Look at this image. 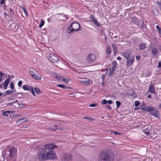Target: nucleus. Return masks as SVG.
<instances>
[{
  "label": "nucleus",
  "mask_w": 161,
  "mask_h": 161,
  "mask_svg": "<svg viewBox=\"0 0 161 161\" xmlns=\"http://www.w3.org/2000/svg\"><path fill=\"white\" fill-rule=\"evenodd\" d=\"M144 133L147 136H148L150 134L149 132L148 131H145Z\"/></svg>",
  "instance_id": "obj_53"
},
{
  "label": "nucleus",
  "mask_w": 161,
  "mask_h": 161,
  "mask_svg": "<svg viewBox=\"0 0 161 161\" xmlns=\"http://www.w3.org/2000/svg\"><path fill=\"white\" fill-rule=\"evenodd\" d=\"M151 49H152L151 52H152V53L153 55H155L156 54H157L158 52V50L157 48H156L154 47H152L151 48Z\"/></svg>",
  "instance_id": "obj_20"
},
{
  "label": "nucleus",
  "mask_w": 161,
  "mask_h": 161,
  "mask_svg": "<svg viewBox=\"0 0 161 161\" xmlns=\"http://www.w3.org/2000/svg\"><path fill=\"white\" fill-rule=\"evenodd\" d=\"M22 88L24 90L31 91L32 88H33V87L32 86L26 85H23L22 86Z\"/></svg>",
  "instance_id": "obj_16"
},
{
  "label": "nucleus",
  "mask_w": 161,
  "mask_h": 161,
  "mask_svg": "<svg viewBox=\"0 0 161 161\" xmlns=\"http://www.w3.org/2000/svg\"><path fill=\"white\" fill-rule=\"evenodd\" d=\"M139 49L142 50L146 48V45L145 43H142L139 45Z\"/></svg>",
  "instance_id": "obj_21"
},
{
  "label": "nucleus",
  "mask_w": 161,
  "mask_h": 161,
  "mask_svg": "<svg viewBox=\"0 0 161 161\" xmlns=\"http://www.w3.org/2000/svg\"><path fill=\"white\" fill-rule=\"evenodd\" d=\"M113 103V102L111 100H109L107 101V103H108V104H111Z\"/></svg>",
  "instance_id": "obj_46"
},
{
  "label": "nucleus",
  "mask_w": 161,
  "mask_h": 161,
  "mask_svg": "<svg viewBox=\"0 0 161 161\" xmlns=\"http://www.w3.org/2000/svg\"><path fill=\"white\" fill-rule=\"evenodd\" d=\"M15 92H16V90L15 89H14L13 91L8 90L4 92V95H7L8 94H11Z\"/></svg>",
  "instance_id": "obj_22"
},
{
  "label": "nucleus",
  "mask_w": 161,
  "mask_h": 161,
  "mask_svg": "<svg viewBox=\"0 0 161 161\" xmlns=\"http://www.w3.org/2000/svg\"><path fill=\"white\" fill-rule=\"evenodd\" d=\"M26 105L25 104L23 103H20L19 104V106H18V108H23L25 107V106Z\"/></svg>",
  "instance_id": "obj_33"
},
{
  "label": "nucleus",
  "mask_w": 161,
  "mask_h": 161,
  "mask_svg": "<svg viewBox=\"0 0 161 161\" xmlns=\"http://www.w3.org/2000/svg\"><path fill=\"white\" fill-rule=\"evenodd\" d=\"M47 151L45 149L43 148H40L37 152V157L40 161L46 160L47 158Z\"/></svg>",
  "instance_id": "obj_3"
},
{
  "label": "nucleus",
  "mask_w": 161,
  "mask_h": 161,
  "mask_svg": "<svg viewBox=\"0 0 161 161\" xmlns=\"http://www.w3.org/2000/svg\"><path fill=\"white\" fill-rule=\"evenodd\" d=\"M57 86L60 87L64 89H66L67 88H69L66 87L65 86L62 85V84H58L57 85Z\"/></svg>",
  "instance_id": "obj_31"
},
{
  "label": "nucleus",
  "mask_w": 161,
  "mask_h": 161,
  "mask_svg": "<svg viewBox=\"0 0 161 161\" xmlns=\"http://www.w3.org/2000/svg\"><path fill=\"white\" fill-rule=\"evenodd\" d=\"M116 68V66H113L112 67V68L110 69V70H111L112 71H114V70Z\"/></svg>",
  "instance_id": "obj_44"
},
{
  "label": "nucleus",
  "mask_w": 161,
  "mask_h": 161,
  "mask_svg": "<svg viewBox=\"0 0 161 161\" xmlns=\"http://www.w3.org/2000/svg\"><path fill=\"white\" fill-rule=\"evenodd\" d=\"M117 59L118 60H120L121 59V58L120 57H118L117 58Z\"/></svg>",
  "instance_id": "obj_60"
},
{
  "label": "nucleus",
  "mask_w": 161,
  "mask_h": 161,
  "mask_svg": "<svg viewBox=\"0 0 161 161\" xmlns=\"http://www.w3.org/2000/svg\"><path fill=\"white\" fill-rule=\"evenodd\" d=\"M126 59V66L129 67L133 64L134 61V56H131Z\"/></svg>",
  "instance_id": "obj_10"
},
{
  "label": "nucleus",
  "mask_w": 161,
  "mask_h": 161,
  "mask_svg": "<svg viewBox=\"0 0 161 161\" xmlns=\"http://www.w3.org/2000/svg\"><path fill=\"white\" fill-rule=\"evenodd\" d=\"M152 107H143L142 108V109L143 110H145L147 112H149L151 111V109L152 108Z\"/></svg>",
  "instance_id": "obj_24"
},
{
  "label": "nucleus",
  "mask_w": 161,
  "mask_h": 161,
  "mask_svg": "<svg viewBox=\"0 0 161 161\" xmlns=\"http://www.w3.org/2000/svg\"><path fill=\"white\" fill-rule=\"evenodd\" d=\"M114 154L109 150H103L99 152L98 157V161H113Z\"/></svg>",
  "instance_id": "obj_1"
},
{
  "label": "nucleus",
  "mask_w": 161,
  "mask_h": 161,
  "mask_svg": "<svg viewBox=\"0 0 161 161\" xmlns=\"http://www.w3.org/2000/svg\"><path fill=\"white\" fill-rule=\"evenodd\" d=\"M35 92L38 94H40L42 93L40 89L38 87H35L34 88Z\"/></svg>",
  "instance_id": "obj_27"
},
{
  "label": "nucleus",
  "mask_w": 161,
  "mask_h": 161,
  "mask_svg": "<svg viewBox=\"0 0 161 161\" xmlns=\"http://www.w3.org/2000/svg\"><path fill=\"white\" fill-rule=\"evenodd\" d=\"M96 59V56L94 54H89L86 58V61L89 63L91 64L95 62Z\"/></svg>",
  "instance_id": "obj_6"
},
{
  "label": "nucleus",
  "mask_w": 161,
  "mask_h": 161,
  "mask_svg": "<svg viewBox=\"0 0 161 161\" xmlns=\"http://www.w3.org/2000/svg\"><path fill=\"white\" fill-rule=\"evenodd\" d=\"M64 80V82L67 83L69 81V79L68 78H65Z\"/></svg>",
  "instance_id": "obj_51"
},
{
  "label": "nucleus",
  "mask_w": 161,
  "mask_h": 161,
  "mask_svg": "<svg viewBox=\"0 0 161 161\" xmlns=\"http://www.w3.org/2000/svg\"><path fill=\"white\" fill-rule=\"evenodd\" d=\"M113 66H116V67L117 62L116 61H114L113 62Z\"/></svg>",
  "instance_id": "obj_47"
},
{
  "label": "nucleus",
  "mask_w": 161,
  "mask_h": 161,
  "mask_svg": "<svg viewBox=\"0 0 161 161\" xmlns=\"http://www.w3.org/2000/svg\"><path fill=\"white\" fill-rule=\"evenodd\" d=\"M113 72H114V71H111V70H110V72L108 74V75L109 76H111L113 74Z\"/></svg>",
  "instance_id": "obj_43"
},
{
  "label": "nucleus",
  "mask_w": 161,
  "mask_h": 161,
  "mask_svg": "<svg viewBox=\"0 0 161 161\" xmlns=\"http://www.w3.org/2000/svg\"><path fill=\"white\" fill-rule=\"evenodd\" d=\"M22 128L23 130H25L28 128V126H23L22 127Z\"/></svg>",
  "instance_id": "obj_42"
},
{
  "label": "nucleus",
  "mask_w": 161,
  "mask_h": 161,
  "mask_svg": "<svg viewBox=\"0 0 161 161\" xmlns=\"http://www.w3.org/2000/svg\"><path fill=\"white\" fill-rule=\"evenodd\" d=\"M12 97H16L17 96V94L16 93H14L12 95Z\"/></svg>",
  "instance_id": "obj_55"
},
{
  "label": "nucleus",
  "mask_w": 161,
  "mask_h": 161,
  "mask_svg": "<svg viewBox=\"0 0 161 161\" xmlns=\"http://www.w3.org/2000/svg\"><path fill=\"white\" fill-rule=\"evenodd\" d=\"M150 113L152 115L155 117H158L159 116L158 111L157 110L154 109L153 107H152L151 111H150Z\"/></svg>",
  "instance_id": "obj_11"
},
{
  "label": "nucleus",
  "mask_w": 161,
  "mask_h": 161,
  "mask_svg": "<svg viewBox=\"0 0 161 161\" xmlns=\"http://www.w3.org/2000/svg\"><path fill=\"white\" fill-rule=\"evenodd\" d=\"M158 68H161V61H159L158 62Z\"/></svg>",
  "instance_id": "obj_52"
},
{
  "label": "nucleus",
  "mask_w": 161,
  "mask_h": 161,
  "mask_svg": "<svg viewBox=\"0 0 161 161\" xmlns=\"http://www.w3.org/2000/svg\"><path fill=\"white\" fill-rule=\"evenodd\" d=\"M48 58L49 60L53 63H57L59 61L58 58L53 54H50Z\"/></svg>",
  "instance_id": "obj_7"
},
{
  "label": "nucleus",
  "mask_w": 161,
  "mask_h": 161,
  "mask_svg": "<svg viewBox=\"0 0 161 161\" xmlns=\"http://www.w3.org/2000/svg\"><path fill=\"white\" fill-rule=\"evenodd\" d=\"M159 108L161 109V103L159 104Z\"/></svg>",
  "instance_id": "obj_64"
},
{
  "label": "nucleus",
  "mask_w": 161,
  "mask_h": 161,
  "mask_svg": "<svg viewBox=\"0 0 161 161\" xmlns=\"http://www.w3.org/2000/svg\"><path fill=\"white\" fill-rule=\"evenodd\" d=\"M121 54L125 58L127 59L130 58L131 54V52L130 51L128 50L122 53Z\"/></svg>",
  "instance_id": "obj_13"
},
{
  "label": "nucleus",
  "mask_w": 161,
  "mask_h": 161,
  "mask_svg": "<svg viewBox=\"0 0 161 161\" xmlns=\"http://www.w3.org/2000/svg\"><path fill=\"white\" fill-rule=\"evenodd\" d=\"M57 147V146L55 145L54 144L51 143L45 145L44 148L46 150L47 149L51 150L53 149L54 148H56Z\"/></svg>",
  "instance_id": "obj_12"
},
{
  "label": "nucleus",
  "mask_w": 161,
  "mask_h": 161,
  "mask_svg": "<svg viewBox=\"0 0 161 161\" xmlns=\"http://www.w3.org/2000/svg\"><path fill=\"white\" fill-rule=\"evenodd\" d=\"M80 25L77 22H73L68 28V32L72 33L75 31H79L80 30Z\"/></svg>",
  "instance_id": "obj_4"
},
{
  "label": "nucleus",
  "mask_w": 161,
  "mask_h": 161,
  "mask_svg": "<svg viewBox=\"0 0 161 161\" xmlns=\"http://www.w3.org/2000/svg\"><path fill=\"white\" fill-rule=\"evenodd\" d=\"M121 133H119V132H114V134L115 135H117V134H120Z\"/></svg>",
  "instance_id": "obj_58"
},
{
  "label": "nucleus",
  "mask_w": 161,
  "mask_h": 161,
  "mask_svg": "<svg viewBox=\"0 0 161 161\" xmlns=\"http://www.w3.org/2000/svg\"><path fill=\"white\" fill-rule=\"evenodd\" d=\"M3 75V73L0 71V76L2 77Z\"/></svg>",
  "instance_id": "obj_56"
},
{
  "label": "nucleus",
  "mask_w": 161,
  "mask_h": 161,
  "mask_svg": "<svg viewBox=\"0 0 161 161\" xmlns=\"http://www.w3.org/2000/svg\"><path fill=\"white\" fill-rule=\"evenodd\" d=\"M106 52L107 54H109L111 53V50L109 46H108L106 49Z\"/></svg>",
  "instance_id": "obj_29"
},
{
  "label": "nucleus",
  "mask_w": 161,
  "mask_h": 161,
  "mask_svg": "<svg viewBox=\"0 0 161 161\" xmlns=\"http://www.w3.org/2000/svg\"><path fill=\"white\" fill-rule=\"evenodd\" d=\"M12 103V105L15 108H18V106H19V103L17 100Z\"/></svg>",
  "instance_id": "obj_25"
},
{
  "label": "nucleus",
  "mask_w": 161,
  "mask_h": 161,
  "mask_svg": "<svg viewBox=\"0 0 161 161\" xmlns=\"http://www.w3.org/2000/svg\"><path fill=\"white\" fill-rule=\"evenodd\" d=\"M27 119H26V118H23L22 119H19L18 120L16 121V123L17 124H19V123H20L21 122V121H22V122H25V121H27Z\"/></svg>",
  "instance_id": "obj_23"
},
{
  "label": "nucleus",
  "mask_w": 161,
  "mask_h": 161,
  "mask_svg": "<svg viewBox=\"0 0 161 161\" xmlns=\"http://www.w3.org/2000/svg\"><path fill=\"white\" fill-rule=\"evenodd\" d=\"M31 91V93H32V94L34 96H35V93H34V89H33V88H32V89Z\"/></svg>",
  "instance_id": "obj_50"
},
{
  "label": "nucleus",
  "mask_w": 161,
  "mask_h": 161,
  "mask_svg": "<svg viewBox=\"0 0 161 161\" xmlns=\"http://www.w3.org/2000/svg\"><path fill=\"white\" fill-rule=\"evenodd\" d=\"M20 8H22V9L24 11L25 14L26 15V16H28V12L25 9V8L24 7H22L21 6H19Z\"/></svg>",
  "instance_id": "obj_30"
},
{
  "label": "nucleus",
  "mask_w": 161,
  "mask_h": 161,
  "mask_svg": "<svg viewBox=\"0 0 161 161\" xmlns=\"http://www.w3.org/2000/svg\"><path fill=\"white\" fill-rule=\"evenodd\" d=\"M9 82V79H6L3 82V86L5 89H7V86H8Z\"/></svg>",
  "instance_id": "obj_18"
},
{
  "label": "nucleus",
  "mask_w": 161,
  "mask_h": 161,
  "mask_svg": "<svg viewBox=\"0 0 161 161\" xmlns=\"http://www.w3.org/2000/svg\"><path fill=\"white\" fill-rule=\"evenodd\" d=\"M147 97L148 98H151V94H149L147 96Z\"/></svg>",
  "instance_id": "obj_59"
},
{
  "label": "nucleus",
  "mask_w": 161,
  "mask_h": 161,
  "mask_svg": "<svg viewBox=\"0 0 161 161\" xmlns=\"http://www.w3.org/2000/svg\"><path fill=\"white\" fill-rule=\"evenodd\" d=\"M2 77H0V83L3 80H2Z\"/></svg>",
  "instance_id": "obj_63"
},
{
  "label": "nucleus",
  "mask_w": 161,
  "mask_h": 161,
  "mask_svg": "<svg viewBox=\"0 0 161 161\" xmlns=\"http://www.w3.org/2000/svg\"><path fill=\"white\" fill-rule=\"evenodd\" d=\"M5 2V0H1L0 2V3L2 5Z\"/></svg>",
  "instance_id": "obj_49"
},
{
  "label": "nucleus",
  "mask_w": 161,
  "mask_h": 161,
  "mask_svg": "<svg viewBox=\"0 0 161 161\" xmlns=\"http://www.w3.org/2000/svg\"><path fill=\"white\" fill-rule=\"evenodd\" d=\"M4 15L5 17H6V16H8V15L7 14V13H4Z\"/></svg>",
  "instance_id": "obj_61"
},
{
  "label": "nucleus",
  "mask_w": 161,
  "mask_h": 161,
  "mask_svg": "<svg viewBox=\"0 0 161 161\" xmlns=\"http://www.w3.org/2000/svg\"><path fill=\"white\" fill-rule=\"evenodd\" d=\"M90 80H85L83 81V83L85 85H88L90 83Z\"/></svg>",
  "instance_id": "obj_36"
},
{
  "label": "nucleus",
  "mask_w": 161,
  "mask_h": 161,
  "mask_svg": "<svg viewBox=\"0 0 161 161\" xmlns=\"http://www.w3.org/2000/svg\"><path fill=\"white\" fill-rule=\"evenodd\" d=\"M112 47L113 48L114 52H117V46L115 44H112Z\"/></svg>",
  "instance_id": "obj_32"
},
{
  "label": "nucleus",
  "mask_w": 161,
  "mask_h": 161,
  "mask_svg": "<svg viewBox=\"0 0 161 161\" xmlns=\"http://www.w3.org/2000/svg\"><path fill=\"white\" fill-rule=\"evenodd\" d=\"M32 77L34 79L38 80H40L41 79V75L39 73H35Z\"/></svg>",
  "instance_id": "obj_17"
},
{
  "label": "nucleus",
  "mask_w": 161,
  "mask_h": 161,
  "mask_svg": "<svg viewBox=\"0 0 161 161\" xmlns=\"http://www.w3.org/2000/svg\"><path fill=\"white\" fill-rule=\"evenodd\" d=\"M140 104V102L139 101H136L135 102V106L136 107H138Z\"/></svg>",
  "instance_id": "obj_38"
},
{
  "label": "nucleus",
  "mask_w": 161,
  "mask_h": 161,
  "mask_svg": "<svg viewBox=\"0 0 161 161\" xmlns=\"http://www.w3.org/2000/svg\"><path fill=\"white\" fill-rule=\"evenodd\" d=\"M116 108H119L121 104V103L119 101L117 100L116 101Z\"/></svg>",
  "instance_id": "obj_34"
},
{
  "label": "nucleus",
  "mask_w": 161,
  "mask_h": 161,
  "mask_svg": "<svg viewBox=\"0 0 161 161\" xmlns=\"http://www.w3.org/2000/svg\"><path fill=\"white\" fill-rule=\"evenodd\" d=\"M84 118L85 119H89V120H90V118H88L87 117H86V116H85Z\"/></svg>",
  "instance_id": "obj_62"
},
{
  "label": "nucleus",
  "mask_w": 161,
  "mask_h": 161,
  "mask_svg": "<svg viewBox=\"0 0 161 161\" xmlns=\"http://www.w3.org/2000/svg\"><path fill=\"white\" fill-rule=\"evenodd\" d=\"M30 73L31 76L33 75L35 73L38 74V73L35 70L33 69H31L30 70Z\"/></svg>",
  "instance_id": "obj_26"
},
{
  "label": "nucleus",
  "mask_w": 161,
  "mask_h": 161,
  "mask_svg": "<svg viewBox=\"0 0 161 161\" xmlns=\"http://www.w3.org/2000/svg\"><path fill=\"white\" fill-rule=\"evenodd\" d=\"M45 23L44 21L42 20H41V23L39 25V27L41 28L44 25Z\"/></svg>",
  "instance_id": "obj_35"
},
{
  "label": "nucleus",
  "mask_w": 161,
  "mask_h": 161,
  "mask_svg": "<svg viewBox=\"0 0 161 161\" xmlns=\"http://www.w3.org/2000/svg\"><path fill=\"white\" fill-rule=\"evenodd\" d=\"M47 158L46 160L48 159H56L57 156L55 152L53 151H47Z\"/></svg>",
  "instance_id": "obj_5"
},
{
  "label": "nucleus",
  "mask_w": 161,
  "mask_h": 161,
  "mask_svg": "<svg viewBox=\"0 0 161 161\" xmlns=\"http://www.w3.org/2000/svg\"><path fill=\"white\" fill-rule=\"evenodd\" d=\"M59 124H56L55 126H54L53 128L51 129L50 130L56 131L60 130H62V129L59 126Z\"/></svg>",
  "instance_id": "obj_15"
},
{
  "label": "nucleus",
  "mask_w": 161,
  "mask_h": 161,
  "mask_svg": "<svg viewBox=\"0 0 161 161\" xmlns=\"http://www.w3.org/2000/svg\"><path fill=\"white\" fill-rule=\"evenodd\" d=\"M149 89L150 92L154 94H156V91L155 90L154 85L153 84H151L149 85Z\"/></svg>",
  "instance_id": "obj_14"
},
{
  "label": "nucleus",
  "mask_w": 161,
  "mask_h": 161,
  "mask_svg": "<svg viewBox=\"0 0 161 161\" xmlns=\"http://www.w3.org/2000/svg\"><path fill=\"white\" fill-rule=\"evenodd\" d=\"M10 85L11 88L12 89H13L14 87L13 83L12 82H11Z\"/></svg>",
  "instance_id": "obj_39"
},
{
  "label": "nucleus",
  "mask_w": 161,
  "mask_h": 161,
  "mask_svg": "<svg viewBox=\"0 0 161 161\" xmlns=\"http://www.w3.org/2000/svg\"><path fill=\"white\" fill-rule=\"evenodd\" d=\"M104 77H105L104 75H103L102 77V79L103 80H104Z\"/></svg>",
  "instance_id": "obj_57"
},
{
  "label": "nucleus",
  "mask_w": 161,
  "mask_h": 161,
  "mask_svg": "<svg viewBox=\"0 0 161 161\" xmlns=\"http://www.w3.org/2000/svg\"><path fill=\"white\" fill-rule=\"evenodd\" d=\"M136 58L137 59V60H139L141 56H136Z\"/></svg>",
  "instance_id": "obj_54"
},
{
  "label": "nucleus",
  "mask_w": 161,
  "mask_h": 161,
  "mask_svg": "<svg viewBox=\"0 0 161 161\" xmlns=\"http://www.w3.org/2000/svg\"><path fill=\"white\" fill-rule=\"evenodd\" d=\"M156 28L158 30L159 33L160 34H161V28L160 27H159L158 25H157L156 26Z\"/></svg>",
  "instance_id": "obj_37"
},
{
  "label": "nucleus",
  "mask_w": 161,
  "mask_h": 161,
  "mask_svg": "<svg viewBox=\"0 0 161 161\" xmlns=\"http://www.w3.org/2000/svg\"><path fill=\"white\" fill-rule=\"evenodd\" d=\"M71 159V155L70 154L64 153L62 155L61 161H70Z\"/></svg>",
  "instance_id": "obj_9"
},
{
  "label": "nucleus",
  "mask_w": 161,
  "mask_h": 161,
  "mask_svg": "<svg viewBox=\"0 0 161 161\" xmlns=\"http://www.w3.org/2000/svg\"><path fill=\"white\" fill-rule=\"evenodd\" d=\"M11 113H14V111H6L3 113V115L5 116L8 117V114H10Z\"/></svg>",
  "instance_id": "obj_19"
},
{
  "label": "nucleus",
  "mask_w": 161,
  "mask_h": 161,
  "mask_svg": "<svg viewBox=\"0 0 161 161\" xmlns=\"http://www.w3.org/2000/svg\"><path fill=\"white\" fill-rule=\"evenodd\" d=\"M138 20V18L136 17H133L131 18L132 21L135 24L137 23Z\"/></svg>",
  "instance_id": "obj_28"
},
{
  "label": "nucleus",
  "mask_w": 161,
  "mask_h": 161,
  "mask_svg": "<svg viewBox=\"0 0 161 161\" xmlns=\"http://www.w3.org/2000/svg\"><path fill=\"white\" fill-rule=\"evenodd\" d=\"M16 153L17 148H16L13 147L7 146L6 150L4 153V157L10 159L15 157Z\"/></svg>",
  "instance_id": "obj_2"
},
{
  "label": "nucleus",
  "mask_w": 161,
  "mask_h": 161,
  "mask_svg": "<svg viewBox=\"0 0 161 161\" xmlns=\"http://www.w3.org/2000/svg\"><path fill=\"white\" fill-rule=\"evenodd\" d=\"M97 106V104L96 103H93L89 105L90 107H94Z\"/></svg>",
  "instance_id": "obj_40"
},
{
  "label": "nucleus",
  "mask_w": 161,
  "mask_h": 161,
  "mask_svg": "<svg viewBox=\"0 0 161 161\" xmlns=\"http://www.w3.org/2000/svg\"><path fill=\"white\" fill-rule=\"evenodd\" d=\"M22 84V81L21 80L19 81L18 83V85L19 87H21Z\"/></svg>",
  "instance_id": "obj_45"
},
{
  "label": "nucleus",
  "mask_w": 161,
  "mask_h": 161,
  "mask_svg": "<svg viewBox=\"0 0 161 161\" xmlns=\"http://www.w3.org/2000/svg\"><path fill=\"white\" fill-rule=\"evenodd\" d=\"M106 103H107V100L105 99L103 100L101 102V104H102L105 105Z\"/></svg>",
  "instance_id": "obj_41"
},
{
  "label": "nucleus",
  "mask_w": 161,
  "mask_h": 161,
  "mask_svg": "<svg viewBox=\"0 0 161 161\" xmlns=\"http://www.w3.org/2000/svg\"><path fill=\"white\" fill-rule=\"evenodd\" d=\"M106 107L109 110H110L112 109L111 107L109 105H106Z\"/></svg>",
  "instance_id": "obj_48"
},
{
  "label": "nucleus",
  "mask_w": 161,
  "mask_h": 161,
  "mask_svg": "<svg viewBox=\"0 0 161 161\" xmlns=\"http://www.w3.org/2000/svg\"><path fill=\"white\" fill-rule=\"evenodd\" d=\"M90 22L93 23L97 27L100 26V24L97 22V19L94 16L93 14H91L90 16Z\"/></svg>",
  "instance_id": "obj_8"
}]
</instances>
